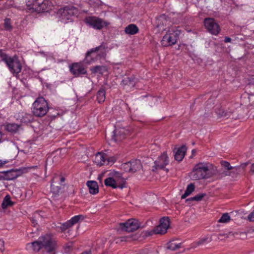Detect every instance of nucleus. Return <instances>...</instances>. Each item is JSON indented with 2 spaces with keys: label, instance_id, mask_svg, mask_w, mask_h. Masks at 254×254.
Returning a JSON list of instances; mask_svg holds the SVG:
<instances>
[{
  "label": "nucleus",
  "instance_id": "f257e3e1",
  "mask_svg": "<svg viewBox=\"0 0 254 254\" xmlns=\"http://www.w3.org/2000/svg\"><path fill=\"white\" fill-rule=\"evenodd\" d=\"M42 248H44L48 253L53 252L55 250L56 242L51 235L41 236L37 241L28 243L26 245V249L30 252H38Z\"/></svg>",
  "mask_w": 254,
  "mask_h": 254
},
{
  "label": "nucleus",
  "instance_id": "f03ea898",
  "mask_svg": "<svg viewBox=\"0 0 254 254\" xmlns=\"http://www.w3.org/2000/svg\"><path fill=\"white\" fill-rule=\"evenodd\" d=\"M211 167V165L209 164L198 163L194 166L192 171L190 173V177L193 180L209 178L210 176V169Z\"/></svg>",
  "mask_w": 254,
  "mask_h": 254
},
{
  "label": "nucleus",
  "instance_id": "7ed1b4c3",
  "mask_svg": "<svg viewBox=\"0 0 254 254\" xmlns=\"http://www.w3.org/2000/svg\"><path fill=\"white\" fill-rule=\"evenodd\" d=\"M0 58L8 67L9 71L13 74H18L21 70V65L17 57H10L0 50Z\"/></svg>",
  "mask_w": 254,
  "mask_h": 254
},
{
  "label": "nucleus",
  "instance_id": "20e7f679",
  "mask_svg": "<svg viewBox=\"0 0 254 254\" xmlns=\"http://www.w3.org/2000/svg\"><path fill=\"white\" fill-rule=\"evenodd\" d=\"M48 111V104L42 97L37 98L32 104V112L36 117H43L47 113Z\"/></svg>",
  "mask_w": 254,
  "mask_h": 254
},
{
  "label": "nucleus",
  "instance_id": "39448f33",
  "mask_svg": "<svg viewBox=\"0 0 254 254\" xmlns=\"http://www.w3.org/2000/svg\"><path fill=\"white\" fill-rule=\"evenodd\" d=\"M84 22L89 27L98 30H101L110 24L108 21L94 16L86 17L84 19Z\"/></svg>",
  "mask_w": 254,
  "mask_h": 254
},
{
  "label": "nucleus",
  "instance_id": "423d86ee",
  "mask_svg": "<svg viewBox=\"0 0 254 254\" xmlns=\"http://www.w3.org/2000/svg\"><path fill=\"white\" fill-rule=\"evenodd\" d=\"M180 31L175 27H171L167 31L166 34L163 36L161 44L163 46L175 44L177 42V38L179 35Z\"/></svg>",
  "mask_w": 254,
  "mask_h": 254
},
{
  "label": "nucleus",
  "instance_id": "0eeeda50",
  "mask_svg": "<svg viewBox=\"0 0 254 254\" xmlns=\"http://www.w3.org/2000/svg\"><path fill=\"white\" fill-rule=\"evenodd\" d=\"M116 160L114 157H109L106 154L102 152H98L93 158L94 163L98 166L105 165H112Z\"/></svg>",
  "mask_w": 254,
  "mask_h": 254
},
{
  "label": "nucleus",
  "instance_id": "6e6552de",
  "mask_svg": "<svg viewBox=\"0 0 254 254\" xmlns=\"http://www.w3.org/2000/svg\"><path fill=\"white\" fill-rule=\"evenodd\" d=\"M204 27L210 34L214 35H217L220 31V27L216 21L212 18H206L203 21Z\"/></svg>",
  "mask_w": 254,
  "mask_h": 254
},
{
  "label": "nucleus",
  "instance_id": "1a4fd4ad",
  "mask_svg": "<svg viewBox=\"0 0 254 254\" xmlns=\"http://www.w3.org/2000/svg\"><path fill=\"white\" fill-rule=\"evenodd\" d=\"M170 226V220L168 217H164L160 220V224L151 232L156 234H165Z\"/></svg>",
  "mask_w": 254,
  "mask_h": 254
},
{
  "label": "nucleus",
  "instance_id": "9d476101",
  "mask_svg": "<svg viewBox=\"0 0 254 254\" xmlns=\"http://www.w3.org/2000/svg\"><path fill=\"white\" fill-rule=\"evenodd\" d=\"M120 226L122 230L130 232L136 230L140 227L138 220L134 219H128L125 223L120 224Z\"/></svg>",
  "mask_w": 254,
  "mask_h": 254
},
{
  "label": "nucleus",
  "instance_id": "9b49d317",
  "mask_svg": "<svg viewBox=\"0 0 254 254\" xmlns=\"http://www.w3.org/2000/svg\"><path fill=\"white\" fill-rule=\"evenodd\" d=\"M109 176L120 186V188L123 189L125 187L126 179L123 176L121 172L112 170L109 174Z\"/></svg>",
  "mask_w": 254,
  "mask_h": 254
},
{
  "label": "nucleus",
  "instance_id": "f8f14e48",
  "mask_svg": "<svg viewBox=\"0 0 254 254\" xmlns=\"http://www.w3.org/2000/svg\"><path fill=\"white\" fill-rule=\"evenodd\" d=\"M52 5V3L49 0H44L42 3L35 2L30 9H35L38 12H42L44 11H48L51 9Z\"/></svg>",
  "mask_w": 254,
  "mask_h": 254
},
{
  "label": "nucleus",
  "instance_id": "ddd939ff",
  "mask_svg": "<svg viewBox=\"0 0 254 254\" xmlns=\"http://www.w3.org/2000/svg\"><path fill=\"white\" fill-rule=\"evenodd\" d=\"M169 159L166 152H163L155 161L154 168L156 169H164L169 164Z\"/></svg>",
  "mask_w": 254,
  "mask_h": 254
},
{
  "label": "nucleus",
  "instance_id": "4468645a",
  "mask_svg": "<svg viewBox=\"0 0 254 254\" xmlns=\"http://www.w3.org/2000/svg\"><path fill=\"white\" fill-rule=\"evenodd\" d=\"M128 133V130L124 127L116 128L114 131L113 139L115 141H121L125 138Z\"/></svg>",
  "mask_w": 254,
  "mask_h": 254
},
{
  "label": "nucleus",
  "instance_id": "2eb2a0df",
  "mask_svg": "<svg viewBox=\"0 0 254 254\" xmlns=\"http://www.w3.org/2000/svg\"><path fill=\"white\" fill-rule=\"evenodd\" d=\"M70 71L75 76L85 74L86 69L81 63H74L70 66Z\"/></svg>",
  "mask_w": 254,
  "mask_h": 254
},
{
  "label": "nucleus",
  "instance_id": "dca6fc26",
  "mask_svg": "<svg viewBox=\"0 0 254 254\" xmlns=\"http://www.w3.org/2000/svg\"><path fill=\"white\" fill-rule=\"evenodd\" d=\"M91 52L95 53L97 57L104 58L107 52V46L105 44L103 43L99 46L92 49Z\"/></svg>",
  "mask_w": 254,
  "mask_h": 254
},
{
  "label": "nucleus",
  "instance_id": "f3484780",
  "mask_svg": "<svg viewBox=\"0 0 254 254\" xmlns=\"http://www.w3.org/2000/svg\"><path fill=\"white\" fill-rule=\"evenodd\" d=\"M82 216L79 215H76L73 217H72L69 220L67 221L64 223H63L61 226V228L62 231H64L67 228L71 227L75 224L77 223L81 217H82Z\"/></svg>",
  "mask_w": 254,
  "mask_h": 254
},
{
  "label": "nucleus",
  "instance_id": "a211bd4d",
  "mask_svg": "<svg viewBox=\"0 0 254 254\" xmlns=\"http://www.w3.org/2000/svg\"><path fill=\"white\" fill-rule=\"evenodd\" d=\"M67 8V6H65L59 9L58 11V14L60 16L61 21L64 23H67L68 20H70Z\"/></svg>",
  "mask_w": 254,
  "mask_h": 254
},
{
  "label": "nucleus",
  "instance_id": "6ab92c4d",
  "mask_svg": "<svg viewBox=\"0 0 254 254\" xmlns=\"http://www.w3.org/2000/svg\"><path fill=\"white\" fill-rule=\"evenodd\" d=\"M186 151L187 147L185 145L179 148L175 153V159L178 161H182L185 156Z\"/></svg>",
  "mask_w": 254,
  "mask_h": 254
},
{
  "label": "nucleus",
  "instance_id": "aec40b11",
  "mask_svg": "<svg viewBox=\"0 0 254 254\" xmlns=\"http://www.w3.org/2000/svg\"><path fill=\"white\" fill-rule=\"evenodd\" d=\"M87 186L90 193L95 194L98 192V186L96 182L94 181H88Z\"/></svg>",
  "mask_w": 254,
  "mask_h": 254
},
{
  "label": "nucleus",
  "instance_id": "412c9836",
  "mask_svg": "<svg viewBox=\"0 0 254 254\" xmlns=\"http://www.w3.org/2000/svg\"><path fill=\"white\" fill-rule=\"evenodd\" d=\"M97 57L96 55H95V53L93 52H91V50H90V51L87 53L84 62L85 63L90 64L95 61L97 60Z\"/></svg>",
  "mask_w": 254,
  "mask_h": 254
},
{
  "label": "nucleus",
  "instance_id": "4be33fe9",
  "mask_svg": "<svg viewBox=\"0 0 254 254\" xmlns=\"http://www.w3.org/2000/svg\"><path fill=\"white\" fill-rule=\"evenodd\" d=\"M138 28L134 24H129L125 28V32L127 35H134L138 33Z\"/></svg>",
  "mask_w": 254,
  "mask_h": 254
},
{
  "label": "nucleus",
  "instance_id": "5701e85b",
  "mask_svg": "<svg viewBox=\"0 0 254 254\" xmlns=\"http://www.w3.org/2000/svg\"><path fill=\"white\" fill-rule=\"evenodd\" d=\"M19 126L14 123H9L4 125V128L8 132L11 133H15L16 132Z\"/></svg>",
  "mask_w": 254,
  "mask_h": 254
},
{
  "label": "nucleus",
  "instance_id": "b1692460",
  "mask_svg": "<svg viewBox=\"0 0 254 254\" xmlns=\"http://www.w3.org/2000/svg\"><path fill=\"white\" fill-rule=\"evenodd\" d=\"M130 162L131 165V169L132 173H134L141 168L142 166L139 160H134Z\"/></svg>",
  "mask_w": 254,
  "mask_h": 254
},
{
  "label": "nucleus",
  "instance_id": "393cba45",
  "mask_svg": "<svg viewBox=\"0 0 254 254\" xmlns=\"http://www.w3.org/2000/svg\"><path fill=\"white\" fill-rule=\"evenodd\" d=\"M105 185L107 187H110L113 189L120 188V186L115 182L110 177L106 179L104 181Z\"/></svg>",
  "mask_w": 254,
  "mask_h": 254
},
{
  "label": "nucleus",
  "instance_id": "a878e982",
  "mask_svg": "<svg viewBox=\"0 0 254 254\" xmlns=\"http://www.w3.org/2000/svg\"><path fill=\"white\" fill-rule=\"evenodd\" d=\"M92 73L96 74L99 73L103 74L105 72L107 71V68L104 66L97 65L91 68Z\"/></svg>",
  "mask_w": 254,
  "mask_h": 254
},
{
  "label": "nucleus",
  "instance_id": "bb28decb",
  "mask_svg": "<svg viewBox=\"0 0 254 254\" xmlns=\"http://www.w3.org/2000/svg\"><path fill=\"white\" fill-rule=\"evenodd\" d=\"M13 205L12 202L10 200V197L9 195H6L4 198L2 202L1 206L2 208L5 209L7 207Z\"/></svg>",
  "mask_w": 254,
  "mask_h": 254
},
{
  "label": "nucleus",
  "instance_id": "cd10ccee",
  "mask_svg": "<svg viewBox=\"0 0 254 254\" xmlns=\"http://www.w3.org/2000/svg\"><path fill=\"white\" fill-rule=\"evenodd\" d=\"M16 178V172L13 170L7 171L4 176V179L6 180H12Z\"/></svg>",
  "mask_w": 254,
  "mask_h": 254
},
{
  "label": "nucleus",
  "instance_id": "c85d7f7f",
  "mask_svg": "<svg viewBox=\"0 0 254 254\" xmlns=\"http://www.w3.org/2000/svg\"><path fill=\"white\" fill-rule=\"evenodd\" d=\"M67 7L68 15L69 16L70 19L71 20V18L72 16H75L78 14V10L76 7L71 5H67Z\"/></svg>",
  "mask_w": 254,
  "mask_h": 254
},
{
  "label": "nucleus",
  "instance_id": "c756f323",
  "mask_svg": "<svg viewBox=\"0 0 254 254\" xmlns=\"http://www.w3.org/2000/svg\"><path fill=\"white\" fill-rule=\"evenodd\" d=\"M231 220V217L228 213L222 214L220 219L218 220V222L220 223H228Z\"/></svg>",
  "mask_w": 254,
  "mask_h": 254
},
{
  "label": "nucleus",
  "instance_id": "7c9ffc66",
  "mask_svg": "<svg viewBox=\"0 0 254 254\" xmlns=\"http://www.w3.org/2000/svg\"><path fill=\"white\" fill-rule=\"evenodd\" d=\"M194 190V186L192 184H189L184 194L182 195V198H185L189 195Z\"/></svg>",
  "mask_w": 254,
  "mask_h": 254
},
{
  "label": "nucleus",
  "instance_id": "2f4dec72",
  "mask_svg": "<svg viewBox=\"0 0 254 254\" xmlns=\"http://www.w3.org/2000/svg\"><path fill=\"white\" fill-rule=\"evenodd\" d=\"M97 98L98 102L101 103L103 102L105 99V91L102 89L98 91L97 94Z\"/></svg>",
  "mask_w": 254,
  "mask_h": 254
},
{
  "label": "nucleus",
  "instance_id": "473e14b6",
  "mask_svg": "<svg viewBox=\"0 0 254 254\" xmlns=\"http://www.w3.org/2000/svg\"><path fill=\"white\" fill-rule=\"evenodd\" d=\"M181 245V243H177L174 241L170 242L168 244L167 249L171 251H175L180 248Z\"/></svg>",
  "mask_w": 254,
  "mask_h": 254
},
{
  "label": "nucleus",
  "instance_id": "72a5a7b5",
  "mask_svg": "<svg viewBox=\"0 0 254 254\" xmlns=\"http://www.w3.org/2000/svg\"><path fill=\"white\" fill-rule=\"evenodd\" d=\"M221 164L222 167H223L224 168L227 169L228 170H231L232 169H235L236 171H238V169L240 168L239 167H233L231 166L230 164L227 161H221Z\"/></svg>",
  "mask_w": 254,
  "mask_h": 254
},
{
  "label": "nucleus",
  "instance_id": "f704fd0d",
  "mask_svg": "<svg viewBox=\"0 0 254 254\" xmlns=\"http://www.w3.org/2000/svg\"><path fill=\"white\" fill-rule=\"evenodd\" d=\"M131 167L130 162H127L122 165V169L125 172H131Z\"/></svg>",
  "mask_w": 254,
  "mask_h": 254
},
{
  "label": "nucleus",
  "instance_id": "c9c22d12",
  "mask_svg": "<svg viewBox=\"0 0 254 254\" xmlns=\"http://www.w3.org/2000/svg\"><path fill=\"white\" fill-rule=\"evenodd\" d=\"M122 83L123 85H127L129 87H133L134 85V82L133 80H131L129 78H125Z\"/></svg>",
  "mask_w": 254,
  "mask_h": 254
},
{
  "label": "nucleus",
  "instance_id": "e433bc0d",
  "mask_svg": "<svg viewBox=\"0 0 254 254\" xmlns=\"http://www.w3.org/2000/svg\"><path fill=\"white\" fill-rule=\"evenodd\" d=\"M23 115H27L26 114L22 112L21 113H19L17 115H16L15 118L17 120H19L20 122L22 123H26L27 121L24 117Z\"/></svg>",
  "mask_w": 254,
  "mask_h": 254
},
{
  "label": "nucleus",
  "instance_id": "4c0bfd02",
  "mask_svg": "<svg viewBox=\"0 0 254 254\" xmlns=\"http://www.w3.org/2000/svg\"><path fill=\"white\" fill-rule=\"evenodd\" d=\"M4 26L5 29L9 30L11 28L10 20L8 18H6L4 20Z\"/></svg>",
  "mask_w": 254,
  "mask_h": 254
},
{
  "label": "nucleus",
  "instance_id": "58836bf2",
  "mask_svg": "<svg viewBox=\"0 0 254 254\" xmlns=\"http://www.w3.org/2000/svg\"><path fill=\"white\" fill-rule=\"evenodd\" d=\"M246 220L250 222H254V210H253L251 213H250L247 218H245Z\"/></svg>",
  "mask_w": 254,
  "mask_h": 254
},
{
  "label": "nucleus",
  "instance_id": "ea45409f",
  "mask_svg": "<svg viewBox=\"0 0 254 254\" xmlns=\"http://www.w3.org/2000/svg\"><path fill=\"white\" fill-rule=\"evenodd\" d=\"M203 196H204V195L202 194H198V195H195V196H194L192 198V200H197V201L200 200H201Z\"/></svg>",
  "mask_w": 254,
  "mask_h": 254
},
{
  "label": "nucleus",
  "instance_id": "a19ab883",
  "mask_svg": "<svg viewBox=\"0 0 254 254\" xmlns=\"http://www.w3.org/2000/svg\"><path fill=\"white\" fill-rule=\"evenodd\" d=\"M248 98H249V101L250 102H251V104L252 105L254 104V94H252L249 95Z\"/></svg>",
  "mask_w": 254,
  "mask_h": 254
},
{
  "label": "nucleus",
  "instance_id": "79ce46f5",
  "mask_svg": "<svg viewBox=\"0 0 254 254\" xmlns=\"http://www.w3.org/2000/svg\"><path fill=\"white\" fill-rule=\"evenodd\" d=\"M114 70L117 72V73H120V68L119 65H116L114 67Z\"/></svg>",
  "mask_w": 254,
  "mask_h": 254
},
{
  "label": "nucleus",
  "instance_id": "37998d69",
  "mask_svg": "<svg viewBox=\"0 0 254 254\" xmlns=\"http://www.w3.org/2000/svg\"><path fill=\"white\" fill-rule=\"evenodd\" d=\"M151 103H150V106H152L153 103H154V104H155V103L158 101V98L156 97H152L151 98Z\"/></svg>",
  "mask_w": 254,
  "mask_h": 254
},
{
  "label": "nucleus",
  "instance_id": "c03bdc74",
  "mask_svg": "<svg viewBox=\"0 0 254 254\" xmlns=\"http://www.w3.org/2000/svg\"><path fill=\"white\" fill-rule=\"evenodd\" d=\"M0 250L1 251L4 250V241L2 240H0Z\"/></svg>",
  "mask_w": 254,
  "mask_h": 254
},
{
  "label": "nucleus",
  "instance_id": "a18cd8bd",
  "mask_svg": "<svg viewBox=\"0 0 254 254\" xmlns=\"http://www.w3.org/2000/svg\"><path fill=\"white\" fill-rule=\"evenodd\" d=\"M8 162L7 160H2L0 159V167H2L4 164L8 163Z\"/></svg>",
  "mask_w": 254,
  "mask_h": 254
},
{
  "label": "nucleus",
  "instance_id": "49530a36",
  "mask_svg": "<svg viewBox=\"0 0 254 254\" xmlns=\"http://www.w3.org/2000/svg\"><path fill=\"white\" fill-rule=\"evenodd\" d=\"M231 41V39L230 38L228 37H226L225 38V39H224L225 42L228 43V42H230Z\"/></svg>",
  "mask_w": 254,
  "mask_h": 254
},
{
  "label": "nucleus",
  "instance_id": "de8ad7c7",
  "mask_svg": "<svg viewBox=\"0 0 254 254\" xmlns=\"http://www.w3.org/2000/svg\"><path fill=\"white\" fill-rule=\"evenodd\" d=\"M251 170L252 172L254 173V163L251 165Z\"/></svg>",
  "mask_w": 254,
  "mask_h": 254
},
{
  "label": "nucleus",
  "instance_id": "09e8293b",
  "mask_svg": "<svg viewBox=\"0 0 254 254\" xmlns=\"http://www.w3.org/2000/svg\"><path fill=\"white\" fill-rule=\"evenodd\" d=\"M191 152H192V155H194L195 153H196V150L194 149H193Z\"/></svg>",
  "mask_w": 254,
  "mask_h": 254
},
{
  "label": "nucleus",
  "instance_id": "8fccbe9b",
  "mask_svg": "<svg viewBox=\"0 0 254 254\" xmlns=\"http://www.w3.org/2000/svg\"><path fill=\"white\" fill-rule=\"evenodd\" d=\"M1 136H2V134H1V132L0 131V142H1Z\"/></svg>",
  "mask_w": 254,
  "mask_h": 254
},
{
  "label": "nucleus",
  "instance_id": "3c124183",
  "mask_svg": "<svg viewBox=\"0 0 254 254\" xmlns=\"http://www.w3.org/2000/svg\"><path fill=\"white\" fill-rule=\"evenodd\" d=\"M61 182H64V178H63V177H62V178H61Z\"/></svg>",
  "mask_w": 254,
  "mask_h": 254
},
{
  "label": "nucleus",
  "instance_id": "603ef678",
  "mask_svg": "<svg viewBox=\"0 0 254 254\" xmlns=\"http://www.w3.org/2000/svg\"><path fill=\"white\" fill-rule=\"evenodd\" d=\"M82 254H91L90 252H84Z\"/></svg>",
  "mask_w": 254,
  "mask_h": 254
},
{
  "label": "nucleus",
  "instance_id": "864d4df0",
  "mask_svg": "<svg viewBox=\"0 0 254 254\" xmlns=\"http://www.w3.org/2000/svg\"><path fill=\"white\" fill-rule=\"evenodd\" d=\"M53 182H54V180H52V182L51 185V188H52L53 187Z\"/></svg>",
  "mask_w": 254,
  "mask_h": 254
}]
</instances>
